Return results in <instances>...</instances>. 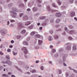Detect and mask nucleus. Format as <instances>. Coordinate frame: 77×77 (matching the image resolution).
Wrapping results in <instances>:
<instances>
[{"label":"nucleus","mask_w":77,"mask_h":77,"mask_svg":"<svg viewBox=\"0 0 77 77\" xmlns=\"http://www.w3.org/2000/svg\"><path fill=\"white\" fill-rule=\"evenodd\" d=\"M2 63H7L9 65H12V63L9 60H8V61L6 62L3 61H2Z\"/></svg>","instance_id":"nucleus-1"},{"label":"nucleus","mask_w":77,"mask_h":77,"mask_svg":"<svg viewBox=\"0 0 77 77\" xmlns=\"http://www.w3.org/2000/svg\"><path fill=\"white\" fill-rule=\"evenodd\" d=\"M22 50H24V53L25 54H27V53H28V51L27 50L26 48L23 47L22 48Z\"/></svg>","instance_id":"nucleus-2"},{"label":"nucleus","mask_w":77,"mask_h":77,"mask_svg":"<svg viewBox=\"0 0 77 77\" xmlns=\"http://www.w3.org/2000/svg\"><path fill=\"white\" fill-rule=\"evenodd\" d=\"M11 12L13 14L12 17L13 18H16V15L17 14V13L15 12L14 11H11Z\"/></svg>","instance_id":"nucleus-3"},{"label":"nucleus","mask_w":77,"mask_h":77,"mask_svg":"<svg viewBox=\"0 0 77 77\" xmlns=\"http://www.w3.org/2000/svg\"><path fill=\"white\" fill-rule=\"evenodd\" d=\"M61 15L62 14L60 13H57L55 14V16L57 17H60Z\"/></svg>","instance_id":"nucleus-4"},{"label":"nucleus","mask_w":77,"mask_h":77,"mask_svg":"<svg viewBox=\"0 0 77 77\" xmlns=\"http://www.w3.org/2000/svg\"><path fill=\"white\" fill-rule=\"evenodd\" d=\"M30 24H31V22L30 21H27L25 23V26H28V25Z\"/></svg>","instance_id":"nucleus-5"},{"label":"nucleus","mask_w":77,"mask_h":77,"mask_svg":"<svg viewBox=\"0 0 77 77\" xmlns=\"http://www.w3.org/2000/svg\"><path fill=\"white\" fill-rule=\"evenodd\" d=\"M23 18L24 20H28V17L27 16L24 15L23 16Z\"/></svg>","instance_id":"nucleus-6"},{"label":"nucleus","mask_w":77,"mask_h":77,"mask_svg":"<svg viewBox=\"0 0 77 77\" xmlns=\"http://www.w3.org/2000/svg\"><path fill=\"white\" fill-rule=\"evenodd\" d=\"M71 46L69 45L66 48V49L67 50H71Z\"/></svg>","instance_id":"nucleus-7"},{"label":"nucleus","mask_w":77,"mask_h":77,"mask_svg":"<svg viewBox=\"0 0 77 77\" xmlns=\"http://www.w3.org/2000/svg\"><path fill=\"white\" fill-rule=\"evenodd\" d=\"M47 8L48 9L49 11H51V12H54V10H51L50 9V7H49V6H48Z\"/></svg>","instance_id":"nucleus-8"},{"label":"nucleus","mask_w":77,"mask_h":77,"mask_svg":"<svg viewBox=\"0 0 77 77\" xmlns=\"http://www.w3.org/2000/svg\"><path fill=\"white\" fill-rule=\"evenodd\" d=\"M38 42V45H41V44H42V41L39 40Z\"/></svg>","instance_id":"nucleus-9"},{"label":"nucleus","mask_w":77,"mask_h":77,"mask_svg":"<svg viewBox=\"0 0 77 77\" xmlns=\"http://www.w3.org/2000/svg\"><path fill=\"white\" fill-rule=\"evenodd\" d=\"M37 10L38 8L36 7L32 9V11H34V12L36 11Z\"/></svg>","instance_id":"nucleus-10"},{"label":"nucleus","mask_w":77,"mask_h":77,"mask_svg":"<svg viewBox=\"0 0 77 77\" xmlns=\"http://www.w3.org/2000/svg\"><path fill=\"white\" fill-rule=\"evenodd\" d=\"M48 40L49 41H51L53 39V38H52V37H51V36H49L48 37Z\"/></svg>","instance_id":"nucleus-11"},{"label":"nucleus","mask_w":77,"mask_h":77,"mask_svg":"<svg viewBox=\"0 0 77 77\" xmlns=\"http://www.w3.org/2000/svg\"><path fill=\"white\" fill-rule=\"evenodd\" d=\"M35 37H36V38H41V36L40 35L38 34H36L35 35Z\"/></svg>","instance_id":"nucleus-12"},{"label":"nucleus","mask_w":77,"mask_h":77,"mask_svg":"<svg viewBox=\"0 0 77 77\" xmlns=\"http://www.w3.org/2000/svg\"><path fill=\"white\" fill-rule=\"evenodd\" d=\"M23 44L24 45H28V42H24L23 43Z\"/></svg>","instance_id":"nucleus-13"},{"label":"nucleus","mask_w":77,"mask_h":77,"mask_svg":"<svg viewBox=\"0 0 77 77\" xmlns=\"http://www.w3.org/2000/svg\"><path fill=\"white\" fill-rule=\"evenodd\" d=\"M18 26L19 27H22V24L21 23H18Z\"/></svg>","instance_id":"nucleus-14"},{"label":"nucleus","mask_w":77,"mask_h":77,"mask_svg":"<svg viewBox=\"0 0 77 77\" xmlns=\"http://www.w3.org/2000/svg\"><path fill=\"white\" fill-rule=\"evenodd\" d=\"M70 34H72V33H74V31H71L69 32Z\"/></svg>","instance_id":"nucleus-15"},{"label":"nucleus","mask_w":77,"mask_h":77,"mask_svg":"<svg viewBox=\"0 0 77 77\" xmlns=\"http://www.w3.org/2000/svg\"><path fill=\"white\" fill-rule=\"evenodd\" d=\"M71 15H72V16L71 17H74V15H75V13L74 12H71Z\"/></svg>","instance_id":"nucleus-16"},{"label":"nucleus","mask_w":77,"mask_h":77,"mask_svg":"<svg viewBox=\"0 0 77 77\" xmlns=\"http://www.w3.org/2000/svg\"><path fill=\"white\" fill-rule=\"evenodd\" d=\"M57 2L59 5H60L62 4V3L60 2V0L57 1Z\"/></svg>","instance_id":"nucleus-17"},{"label":"nucleus","mask_w":77,"mask_h":77,"mask_svg":"<svg viewBox=\"0 0 77 77\" xmlns=\"http://www.w3.org/2000/svg\"><path fill=\"white\" fill-rule=\"evenodd\" d=\"M35 34V32H32L31 33V35L33 36V35H34Z\"/></svg>","instance_id":"nucleus-18"},{"label":"nucleus","mask_w":77,"mask_h":77,"mask_svg":"<svg viewBox=\"0 0 77 77\" xmlns=\"http://www.w3.org/2000/svg\"><path fill=\"white\" fill-rule=\"evenodd\" d=\"M45 18V16H43L41 17L40 18V20H43V19H44Z\"/></svg>","instance_id":"nucleus-19"},{"label":"nucleus","mask_w":77,"mask_h":77,"mask_svg":"<svg viewBox=\"0 0 77 77\" xmlns=\"http://www.w3.org/2000/svg\"><path fill=\"white\" fill-rule=\"evenodd\" d=\"M2 77H8V75L5 74H3L2 75Z\"/></svg>","instance_id":"nucleus-20"},{"label":"nucleus","mask_w":77,"mask_h":77,"mask_svg":"<svg viewBox=\"0 0 77 77\" xmlns=\"http://www.w3.org/2000/svg\"><path fill=\"white\" fill-rule=\"evenodd\" d=\"M26 32V30L23 29L21 31V33H24Z\"/></svg>","instance_id":"nucleus-21"},{"label":"nucleus","mask_w":77,"mask_h":77,"mask_svg":"<svg viewBox=\"0 0 77 77\" xmlns=\"http://www.w3.org/2000/svg\"><path fill=\"white\" fill-rule=\"evenodd\" d=\"M60 19H57L56 20V23H59V22H60Z\"/></svg>","instance_id":"nucleus-22"},{"label":"nucleus","mask_w":77,"mask_h":77,"mask_svg":"<svg viewBox=\"0 0 77 77\" xmlns=\"http://www.w3.org/2000/svg\"><path fill=\"white\" fill-rule=\"evenodd\" d=\"M52 6H53V7H54V8H57V6L54 3L53 4Z\"/></svg>","instance_id":"nucleus-23"},{"label":"nucleus","mask_w":77,"mask_h":77,"mask_svg":"<svg viewBox=\"0 0 77 77\" xmlns=\"http://www.w3.org/2000/svg\"><path fill=\"white\" fill-rule=\"evenodd\" d=\"M54 38L56 39H58L59 37H58V36H57V35H55L54 36Z\"/></svg>","instance_id":"nucleus-24"},{"label":"nucleus","mask_w":77,"mask_h":77,"mask_svg":"<svg viewBox=\"0 0 77 77\" xmlns=\"http://www.w3.org/2000/svg\"><path fill=\"white\" fill-rule=\"evenodd\" d=\"M6 58L7 59H10V57L9 56H6Z\"/></svg>","instance_id":"nucleus-25"},{"label":"nucleus","mask_w":77,"mask_h":77,"mask_svg":"<svg viewBox=\"0 0 77 77\" xmlns=\"http://www.w3.org/2000/svg\"><path fill=\"white\" fill-rule=\"evenodd\" d=\"M12 10L13 11H16V12H17L18 11V10H16V8H12Z\"/></svg>","instance_id":"nucleus-26"},{"label":"nucleus","mask_w":77,"mask_h":77,"mask_svg":"<svg viewBox=\"0 0 77 77\" xmlns=\"http://www.w3.org/2000/svg\"><path fill=\"white\" fill-rule=\"evenodd\" d=\"M77 48H76V47L75 46H74L73 47V49L74 50H76Z\"/></svg>","instance_id":"nucleus-27"},{"label":"nucleus","mask_w":77,"mask_h":77,"mask_svg":"<svg viewBox=\"0 0 77 77\" xmlns=\"http://www.w3.org/2000/svg\"><path fill=\"white\" fill-rule=\"evenodd\" d=\"M52 52L53 53H55V52H56V50L54 49H53L52 50Z\"/></svg>","instance_id":"nucleus-28"},{"label":"nucleus","mask_w":77,"mask_h":77,"mask_svg":"<svg viewBox=\"0 0 77 77\" xmlns=\"http://www.w3.org/2000/svg\"><path fill=\"white\" fill-rule=\"evenodd\" d=\"M72 38L71 36H69L68 37V39H69L70 40H71Z\"/></svg>","instance_id":"nucleus-29"},{"label":"nucleus","mask_w":77,"mask_h":77,"mask_svg":"<svg viewBox=\"0 0 77 77\" xmlns=\"http://www.w3.org/2000/svg\"><path fill=\"white\" fill-rule=\"evenodd\" d=\"M32 73H33V72H36V70H33L32 71Z\"/></svg>","instance_id":"nucleus-30"},{"label":"nucleus","mask_w":77,"mask_h":77,"mask_svg":"<svg viewBox=\"0 0 77 77\" xmlns=\"http://www.w3.org/2000/svg\"><path fill=\"white\" fill-rule=\"evenodd\" d=\"M10 22H11V23H14V22H15V20H11Z\"/></svg>","instance_id":"nucleus-31"},{"label":"nucleus","mask_w":77,"mask_h":77,"mask_svg":"<svg viewBox=\"0 0 77 77\" xmlns=\"http://www.w3.org/2000/svg\"><path fill=\"white\" fill-rule=\"evenodd\" d=\"M13 54H14V56L16 55V54H17V53H15L14 52H13Z\"/></svg>","instance_id":"nucleus-32"},{"label":"nucleus","mask_w":77,"mask_h":77,"mask_svg":"<svg viewBox=\"0 0 77 77\" xmlns=\"http://www.w3.org/2000/svg\"><path fill=\"white\" fill-rule=\"evenodd\" d=\"M23 14H20V17H22V16H23Z\"/></svg>","instance_id":"nucleus-33"},{"label":"nucleus","mask_w":77,"mask_h":77,"mask_svg":"<svg viewBox=\"0 0 77 77\" xmlns=\"http://www.w3.org/2000/svg\"><path fill=\"white\" fill-rule=\"evenodd\" d=\"M20 6H24V5L23 4L21 3L20 5Z\"/></svg>","instance_id":"nucleus-34"},{"label":"nucleus","mask_w":77,"mask_h":77,"mask_svg":"<svg viewBox=\"0 0 77 77\" xmlns=\"http://www.w3.org/2000/svg\"><path fill=\"white\" fill-rule=\"evenodd\" d=\"M41 69L42 70H43V69H44V67H43V66H42L41 67Z\"/></svg>","instance_id":"nucleus-35"},{"label":"nucleus","mask_w":77,"mask_h":77,"mask_svg":"<svg viewBox=\"0 0 77 77\" xmlns=\"http://www.w3.org/2000/svg\"><path fill=\"white\" fill-rule=\"evenodd\" d=\"M73 72H75V73H77V71L75 70H73Z\"/></svg>","instance_id":"nucleus-36"},{"label":"nucleus","mask_w":77,"mask_h":77,"mask_svg":"<svg viewBox=\"0 0 77 77\" xmlns=\"http://www.w3.org/2000/svg\"><path fill=\"white\" fill-rule=\"evenodd\" d=\"M50 32L51 34H52L53 33V31H52V30H51L50 31Z\"/></svg>","instance_id":"nucleus-37"},{"label":"nucleus","mask_w":77,"mask_h":77,"mask_svg":"<svg viewBox=\"0 0 77 77\" xmlns=\"http://www.w3.org/2000/svg\"><path fill=\"white\" fill-rule=\"evenodd\" d=\"M66 77H68V75H68V74L67 73H66Z\"/></svg>","instance_id":"nucleus-38"},{"label":"nucleus","mask_w":77,"mask_h":77,"mask_svg":"<svg viewBox=\"0 0 77 77\" xmlns=\"http://www.w3.org/2000/svg\"><path fill=\"white\" fill-rule=\"evenodd\" d=\"M59 73L60 74L62 73V71L61 70L59 71Z\"/></svg>","instance_id":"nucleus-39"},{"label":"nucleus","mask_w":77,"mask_h":77,"mask_svg":"<svg viewBox=\"0 0 77 77\" xmlns=\"http://www.w3.org/2000/svg\"><path fill=\"white\" fill-rule=\"evenodd\" d=\"M54 21H53V20H51L50 21V22L51 23H53Z\"/></svg>","instance_id":"nucleus-40"},{"label":"nucleus","mask_w":77,"mask_h":77,"mask_svg":"<svg viewBox=\"0 0 77 77\" xmlns=\"http://www.w3.org/2000/svg\"><path fill=\"white\" fill-rule=\"evenodd\" d=\"M8 75H11V74H12V73L11 72H9L8 73Z\"/></svg>","instance_id":"nucleus-41"},{"label":"nucleus","mask_w":77,"mask_h":77,"mask_svg":"<svg viewBox=\"0 0 77 77\" xmlns=\"http://www.w3.org/2000/svg\"><path fill=\"white\" fill-rule=\"evenodd\" d=\"M14 41L13 40H11V43L12 44H13V43H14Z\"/></svg>","instance_id":"nucleus-42"},{"label":"nucleus","mask_w":77,"mask_h":77,"mask_svg":"<svg viewBox=\"0 0 77 77\" xmlns=\"http://www.w3.org/2000/svg\"><path fill=\"white\" fill-rule=\"evenodd\" d=\"M8 52H10L11 51V49H8L7 51Z\"/></svg>","instance_id":"nucleus-43"},{"label":"nucleus","mask_w":77,"mask_h":77,"mask_svg":"<svg viewBox=\"0 0 77 77\" xmlns=\"http://www.w3.org/2000/svg\"><path fill=\"white\" fill-rule=\"evenodd\" d=\"M0 54H1V55H3V53H2V52H0Z\"/></svg>","instance_id":"nucleus-44"},{"label":"nucleus","mask_w":77,"mask_h":77,"mask_svg":"<svg viewBox=\"0 0 77 77\" xmlns=\"http://www.w3.org/2000/svg\"><path fill=\"white\" fill-rule=\"evenodd\" d=\"M63 62H65V57H63Z\"/></svg>","instance_id":"nucleus-45"},{"label":"nucleus","mask_w":77,"mask_h":77,"mask_svg":"<svg viewBox=\"0 0 77 77\" xmlns=\"http://www.w3.org/2000/svg\"><path fill=\"white\" fill-rule=\"evenodd\" d=\"M63 51V49H60V52H61V51Z\"/></svg>","instance_id":"nucleus-46"},{"label":"nucleus","mask_w":77,"mask_h":77,"mask_svg":"<svg viewBox=\"0 0 77 77\" xmlns=\"http://www.w3.org/2000/svg\"><path fill=\"white\" fill-rule=\"evenodd\" d=\"M63 64L64 66H66V64L65 63H63Z\"/></svg>","instance_id":"nucleus-47"},{"label":"nucleus","mask_w":77,"mask_h":77,"mask_svg":"<svg viewBox=\"0 0 77 77\" xmlns=\"http://www.w3.org/2000/svg\"><path fill=\"white\" fill-rule=\"evenodd\" d=\"M73 1L72 0L71 1V0L70 1V3H73Z\"/></svg>","instance_id":"nucleus-48"},{"label":"nucleus","mask_w":77,"mask_h":77,"mask_svg":"<svg viewBox=\"0 0 77 77\" xmlns=\"http://www.w3.org/2000/svg\"><path fill=\"white\" fill-rule=\"evenodd\" d=\"M27 11H30V9H29V8H28L27 9Z\"/></svg>","instance_id":"nucleus-49"},{"label":"nucleus","mask_w":77,"mask_h":77,"mask_svg":"<svg viewBox=\"0 0 77 77\" xmlns=\"http://www.w3.org/2000/svg\"><path fill=\"white\" fill-rule=\"evenodd\" d=\"M65 30H66V31L67 30V28L65 27L64 29Z\"/></svg>","instance_id":"nucleus-50"},{"label":"nucleus","mask_w":77,"mask_h":77,"mask_svg":"<svg viewBox=\"0 0 77 77\" xmlns=\"http://www.w3.org/2000/svg\"><path fill=\"white\" fill-rule=\"evenodd\" d=\"M35 62L36 63H39V61L36 60Z\"/></svg>","instance_id":"nucleus-51"},{"label":"nucleus","mask_w":77,"mask_h":77,"mask_svg":"<svg viewBox=\"0 0 77 77\" xmlns=\"http://www.w3.org/2000/svg\"><path fill=\"white\" fill-rule=\"evenodd\" d=\"M0 68L1 69H3V67L2 66H0Z\"/></svg>","instance_id":"nucleus-52"},{"label":"nucleus","mask_w":77,"mask_h":77,"mask_svg":"<svg viewBox=\"0 0 77 77\" xmlns=\"http://www.w3.org/2000/svg\"><path fill=\"white\" fill-rule=\"evenodd\" d=\"M42 29V27H41L40 28V30H41Z\"/></svg>","instance_id":"nucleus-53"},{"label":"nucleus","mask_w":77,"mask_h":77,"mask_svg":"<svg viewBox=\"0 0 77 77\" xmlns=\"http://www.w3.org/2000/svg\"><path fill=\"white\" fill-rule=\"evenodd\" d=\"M38 1L39 2V3H41L42 2L41 1V0H38Z\"/></svg>","instance_id":"nucleus-54"},{"label":"nucleus","mask_w":77,"mask_h":77,"mask_svg":"<svg viewBox=\"0 0 77 77\" xmlns=\"http://www.w3.org/2000/svg\"><path fill=\"white\" fill-rule=\"evenodd\" d=\"M63 14H66V12L65 11H63Z\"/></svg>","instance_id":"nucleus-55"},{"label":"nucleus","mask_w":77,"mask_h":77,"mask_svg":"<svg viewBox=\"0 0 77 77\" xmlns=\"http://www.w3.org/2000/svg\"><path fill=\"white\" fill-rule=\"evenodd\" d=\"M13 47L12 45H10L9 46L10 48H12Z\"/></svg>","instance_id":"nucleus-56"},{"label":"nucleus","mask_w":77,"mask_h":77,"mask_svg":"<svg viewBox=\"0 0 77 77\" xmlns=\"http://www.w3.org/2000/svg\"><path fill=\"white\" fill-rule=\"evenodd\" d=\"M50 48H53V46H52V45H51V46H50Z\"/></svg>","instance_id":"nucleus-57"},{"label":"nucleus","mask_w":77,"mask_h":77,"mask_svg":"<svg viewBox=\"0 0 77 77\" xmlns=\"http://www.w3.org/2000/svg\"><path fill=\"white\" fill-rule=\"evenodd\" d=\"M11 77H15V75H11Z\"/></svg>","instance_id":"nucleus-58"},{"label":"nucleus","mask_w":77,"mask_h":77,"mask_svg":"<svg viewBox=\"0 0 77 77\" xmlns=\"http://www.w3.org/2000/svg\"><path fill=\"white\" fill-rule=\"evenodd\" d=\"M37 25L38 26H39V25H40V23H38Z\"/></svg>","instance_id":"nucleus-59"},{"label":"nucleus","mask_w":77,"mask_h":77,"mask_svg":"<svg viewBox=\"0 0 77 77\" xmlns=\"http://www.w3.org/2000/svg\"><path fill=\"white\" fill-rule=\"evenodd\" d=\"M2 46H3V45H1L0 46V48H2Z\"/></svg>","instance_id":"nucleus-60"},{"label":"nucleus","mask_w":77,"mask_h":77,"mask_svg":"<svg viewBox=\"0 0 77 77\" xmlns=\"http://www.w3.org/2000/svg\"><path fill=\"white\" fill-rule=\"evenodd\" d=\"M9 22L8 21V25H9Z\"/></svg>","instance_id":"nucleus-61"},{"label":"nucleus","mask_w":77,"mask_h":77,"mask_svg":"<svg viewBox=\"0 0 77 77\" xmlns=\"http://www.w3.org/2000/svg\"><path fill=\"white\" fill-rule=\"evenodd\" d=\"M74 20H77V18H76V17H75V18H74Z\"/></svg>","instance_id":"nucleus-62"},{"label":"nucleus","mask_w":77,"mask_h":77,"mask_svg":"<svg viewBox=\"0 0 77 77\" xmlns=\"http://www.w3.org/2000/svg\"><path fill=\"white\" fill-rule=\"evenodd\" d=\"M18 38H20V36H18Z\"/></svg>","instance_id":"nucleus-63"},{"label":"nucleus","mask_w":77,"mask_h":77,"mask_svg":"<svg viewBox=\"0 0 77 77\" xmlns=\"http://www.w3.org/2000/svg\"><path fill=\"white\" fill-rule=\"evenodd\" d=\"M49 63H51V61H49Z\"/></svg>","instance_id":"nucleus-64"}]
</instances>
